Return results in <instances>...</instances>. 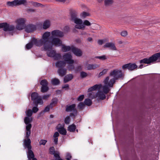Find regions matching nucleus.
I'll use <instances>...</instances> for the list:
<instances>
[{"label": "nucleus", "mask_w": 160, "mask_h": 160, "mask_svg": "<svg viewBox=\"0 0 160 160\" xmlns=\"http://www.w3.org/2000/svg\"><path fill=\"white\" fill-rule=\"evenodd\" d=\"M3 28L4 31H12L15 28L14 26L9 25L7 22H3L0 23V28Z\"/></svg>", "instance_id": "obj_8"}, {"label": "nucleus", "mask_w": 160, "mask_h": 160, "mask_svg": "<svg viewBox=\"0 0 160 160\" xmlns=\"http://www.w3.org/2000/svg\"><path fill=\"white\" fill-rule=\"evenodd\" d=\"M26 115L28 117H30L32 116V112L31 109H28L27 111L26 112Z\"/></svg>", "instance_id": "obj_42"}, {"label": "nucleus", "mask_w": 160, "mask_h": 160, "mask_svg": "<svg viewBox=\"0 0 160 160\" xmlns=\"http://www.w3.org/2000/svg\"><path fill=\"white\" fill-rule=\"evenodd\" d=\"M50 96V95L48 94L44 95L42 96V98L44 99H46L48 98Z\"/></svg>", "instance_id": "obj_58"}, {"label": "nucleus", "mask_w": 160, "mask_h": 160, "mask_svg": "<svg viewBox=\"0 0 160 160\" xmlns=\"http://www.w3.org/2000/svg\"><path fill=\"white\" fill-rule=\"evenodd\" d=\"M54 142L55 144H57L58 142V138H54Z\"/></svg>", "instance_id": "obj_63"}, {"label": "nucleus", "mask_w": 160, "mask_h": 160, "mask_svg": "<svg viewBox=\"0 0 160 160\" xmlns=\"http://www.w3.org/2000/svg\"><path fill=\"white\" fill-rule=\"evenodd\" d=\"M32 118H30L28 117H25L24 119V122L25 124L26 125V126H27L28 125L31 124L30 123L31 122H32Z\"/></svg>", "instance_id": "obj_30"}, {"label": "nucleus", "mask_w": 160, "mask_h": 160, "mask_svg": "<svg viewBox=\"0 0 160 160\" xmlns=\"http://www.w3.org/2000/svg\"><path fill=\"white\" fill-rule=\"evenodd\" d=\"M48 50V51L47 52V55L50 57H54V55L55 54L56 51L53 50Z\"/></svg>", "instance_id": "obj_28"}, {"label": "nucleus", "mask_w": 160, "mask_h": 160, "mask_svg": "<svg viewBox=\"0 0 160 160\" xmlns=\"http://www.w3.org/2000/svg\"><path fill=\"white\" fill-rule=\"evenodd\" d=\"M113 2L112 0H104L105 5L106 6L109 5Z\"/></svg>", "instance_id": "obj_39"}, {"label": "nucleus", "mask_w": 160, "mask_h": 160, "mask_svg": "<svg viewBox=\"0 0 160 160\" xmlns=\"http://www.w3.org/2000/svg\"><path fill=\"white\" fill-rule=\"evenodd\" d=\"M72 157V156L71 154L69 153H67L66 156V159L67 160H70V159Z\"/></svg>", "instance_id": "obj_57"}, {"label": "nucleus", "mask_w": 160, "mask_h": 160, "mask_svg": "<svg viewBox=\"0 0 160 160\" xmlns=\"http://www.w3.org/2000/svg\"><path fill=\"white\" fill-rule=\"evenodd\" d=\"M84 104L88 106H90L92 105V101L90 99L87 98L85 99Z\"/></svg>", "instance_id": "obj_34"}, {"label": "nucleus", "mask_w": 160, "mask_h": 160, "mask_svg": "<svg viewBox=\"0 0 160 160\" xmlns=\"http://www.w3.org/2000/svg\"><path fill=\"white\" fill-rule=\"evenodd\" d=\"M160 62V52L155 53L148 58H145L139 61L140 64L138 66L136 63H129L123 65L122 68L123 70H134L137 68L141 69L146 66L144 64H151Z\"/></svg>", "instance_id": "obj_1"}, {"label": "nucleus", "mask_w": 160, "mask_h": 160, "mask_svg": "<svg viewBox=\"0 0 160 160\" xmlns=\"http://www.w3.org/2000/svg\"><path fill=\"white\" fill-rule=\"evenodd\" d=\"M84 25H85L87 26H89L91 25V23L88 20H85L83 22V23L82 24Z\"/></svg>", "instance_id": "obj_48"}, {"label": "nucleus", "mask_w": 160, "mask_h": 160, "mask_svg": "<svg viewBox=\"0 0 160 160\" xmlns=\"http://www.w3.org/2000/svg\"><path fill=\"white\" fill-rule=\"evenodd\" d=\"M66 63L65 62L63 61H58L55 63V66L57 68H59L58 70H67L66 69H63Z\"/></svg>", "instance_id": "obj_16"}, {"label": "nucleus", "mask_w": 160, "mask_h": 160, "mask_svg": "<svg viewBox=\"0 0 160 160\" xmlns=\"http://www.w3.org/2000/svg\"><path fill=\"white\" fill-rule=\"evenodd\" d=\"M62 49L63 52H66L72 50V47H71L69 46H65L64 45H62Z\"/></svg>", "instance_id": "obj_26"}, {"label": "nucleus", "mask_w": 160, "mask_h": 160, "mask_svg": "<svg viewBox=\"0 0 160 160\" xmlns=\"http://www.w3.org/2000/svg\"><path fill=\"white\" fill-rule=\"evenodd\" d=\"M70 15V20L72 21L77 24H81L82 23V20L77 18V13L75 11L71 10Z\"/></svg>", "instance_id": "obj_5"}, {"label": "nucleus", "mask_w": 160, "mask_h": 160, "mask_svg": "<svg viewBox=\"0 0 160 160\" xmlns=\"http://www.w3.org/2000/svg\"><path fill=\"white\" fill-rule=\"evenodd\" d=\"M51 34L52 37L62 38L64 36V32L59 30H54L52 31Z\"/></svg>", "instance_id": "obj_13"}, {"label": "nucleus", "mask_w": 160, "mask_h": 160, "mask_svg": "<svg viewBox=\"0 0 160 160\" xmlns=\"http://www.w3.org/2000/svg\"><path fill=\"white\" fill-rule=\"evenodd\" d=\"M79 25H76L75 26V28H76L79 29H81L82 28H85V26L83 24H82V23L81 24H78Z\"/></svg>", "instance_id": "obj_43"}, {"label": "nucleus", "mask_w": 160, "mask_h": 160, "mask_svg": "<svg viewBox=\"0 0 160 160\" xmlns=\"http://www.w3.org/2000/svg\"><path fill=\"white\" fill-rule=\"evenodd\" d=\"M27 12H35V10L34 9H33L32 8H30L27 9Z\"/></svg>", "instance_id": "obj_61"}, {"label": "nucleus", "mask_w": 160, "mask_h": 160, "mask_svg": "<svg viewBox=\"0 0 160 160\" xmlns=\"http://www.w3.org/2000/svg\"><path fill=\"white\" fill-rule=\"evenodd\" d=\"M17 6L21 5H26L27 1L26 0H16Z\"/></svg>", "instance_id": "obj_31"}, {"label": "nucleus", "mask_w": 160, "mask_h": 160, "mask_svg": "<svg viewBox=\"0 0 160 160\" xmlns=\"http://www.w3.org/2000/svg\"><path fill=\"white\" fill-rule=\"evenodd\" d=\"M70 28L68 26H65L63 28V31L65 33H67L69 32Z\"/></svg>", "instance_id": "obj_50"}, {"label": "nucleus", "mask_w": 160, "mask_h": 160, "mask_svg": "<svg viewBox=\"0 0 160 160\" xmlns=\"http://www.w3.org/2000/svg\"><path fill=\"white\" fill-rule=\"evenodd\" d=\"M27 156L28 159L29 160H31L32 158H34V154L31 149H28Z\"/></svg>", "instance_id": "obj_25"}, {"label": "nucleus", "mask_w": 160, "mask_h": 160, "mask_svg": "<svg viewBox=\"0 0 160 160\" xmlns=\"http://www.w3.org/2000/svg\"><path fill=\"white\" fill-rule=\"evenodd\" d=\"M32 127V124L28 125L27 126H26V135L25 138H29V137L31 133V129Z\"/></svg>", "instance_id": "obj_22"}, {"label": "nucleus", "mask_w": 160, "mask_h": 160, "mask_svg": "<svg viewBox=\"0 0 160 160\" xmlns=\"http://www.w3.org/2000/svg\"><path fill=\"white\" fill-rule=\"evenodd\" d=\"M68 130L70 132H74L76 129V126L74 124L69 125L68 128Z\"/></svg>", "instance_id": "obj_32"}, {"label": "nucleus", "mask_w": 160, "mask_h": 160, "mask_svg": "<svg viewBox=\"0 0 160 160\" xmlns=\"http://www.w3.org/2000/svg\"><path fill=\"white\" fill-rule=\"evenodd\" d=\"M82 66L80 65L78 66L77 70H82Z\"/></svg>", "instance_id": "obj_64"}, {"label": "nucleus", "mask_w": 160, "mask_h": 160, "mask_svg": "<svg viewBox=\"0 0 160 160\" xmlns=\"http://www.w3.org/2000/svg\"><path fill=\"white\" fill-rule=\"evenodd\" d=\"M59 134L58 132H56L53 135V137L54 138H58V137L59 136Z\"/></svg>", "instance_id": "obj_60"}, {"label": "nucleus", "mask_w": 160, "mask_h": 160, "mask_svg": "<svg viewBox=\"0 0 160 160\" xmlns=\"http://www.w3.org/2000/svg\"><path fill=\"white\" fill-rule=\"evenodd\" d=\"M47 141L45 140L42 139L39 142V144L40 145H44L47 142Z\"/></svg>", "instance_id": "obj_47"}, {"label": "nucleus", "mask_w": 160, "mask_h": 160, "mask_svg": "<svg viewBox=\"0 0 160 160\" xmlns=\"http://www.w3.org/2000/svg\"><path fill=\"white\" fill-rule=\"evenodd\" d=\"M57 101L58 100L56 98H54L52 99V102L50 104L51 106V108H52L53 106L57 104Z\"/></svg>", "instance_id": "obj_35"}, {"label": "nucleus", "mask_w": 160, "mask_h": 160, "mask_svg": "<svg viewBox=\"0 0 160 160\" xmlns=\"http://www.w3.org/2000/svg\"><path fill=\"white\" fill-rule=\"evenodd\" d=\"M62 88H63V89H69V85L68 84H65L62 87Z\"/></svg>", "instance_id": "obj_59"}, {"label": "nucleus", "mask_w": 160, "mask_h": 160, "mask_svg": "<svg viewBox=\"0 0 160 160\" xmlns=\"http://www.w3.org/2000/svg\"><path fill=\"white\" fill-rule=\"evenodd\" d=\"M104 48H110L111 49L113 50H116L117 48L114 43L112 42L107 43L104 46Z\"/></svg>", "instance_id": "obj_21"}, {"label": "nucleus", "mask_w": 160, "mask_h": 160, "mask_svg": "<svg viewBox=\"0 0 160 160\" xmlns=\"http://www.w3.org/2000/svg\"><path fill=\"white\" fill-rule=\"evenodd\" d=\"M61 57V55L59 53H56V52L54 55V57H53L54 59L55 60H58L60 59Z\"/></svg>", "instance_id": "obj_36"}, {"label": "nucleus", "mask_w": 160, "mask_h": 160, "mask_svg": "<svg viewBox=\"0 0 160 160\" xmlns=\"http://www.w3.org/2000/svg\"><path fill=\"white\" fill-rule=\"evenodd\" d=\"M98 42L99 45H102L103 43V41L102 40H99Z\"/></svg>", "instance_id": "obj_62"}, {"label": "nucleus", "mask_w": 160, "mask_h": 160, "mask_svg": "<svg viewBox=\"0 0 160 160\" xmlns=\"http://www.w3.org/2000/svg\"><path fill=\"white\" fill-rule=\"evenodd\" d=\"M33 6L37 8L39 7H43L44 6L41 3L34 2Z\"/></svg>", "instance_id": "obj_38"}, {"label": "nucleus", "mask_w": 160, "mask_h": 160, "mask_svg": "<svg viewBox=\"0 0 160 160\" xmlns=\"http://www.w3.org/2000/svg\"><path fill=\"white\" fill-rule=\"evenodd\" d=\"M50 25V23L49 21L46 20L43 23V28L44 29H46L49 27Z\"/></svg>", "instance_id": "obj_29"}, {"label": "nucleus", "mask_w": 160, "mask_h": 160, "mask_svg": "<svg viewBox=\"0 0 160 160\" xmlns=\"http://www.w3.org/2000/svg\"><path fill=\"white\" fill-rule=\"evenodd\" d=\"M84 98V96L83 95H80L78 98V100L79 101H82Z\"/></svg>", "instance_id": "obj_54"}, {"label": "nucleus", "mask_w": 160, "mask_h": 160, "mask_svg": "<svg viewBox=\"0 0 160 160\" xmlns=\"http://www.w3.org/2000/svg\"><path fill=\"white\" fill-rule=\"evenodd\" d=\"M81 16L82 18H85L86 17L90 16V14L87 12H83L81 14Z\"/></svg>", "instance_id": "obj_41"}, {"label": "nucleus", "mask_w": 160, "mask_h": 160, "mask_svg": "<svg viewBox=\"0 0 160 160\" xmlns=\"http://www.w3.org/2000/svg\"><path fill=\"white\" fill-rule=\"evenodd\" d=\"M73 78V76L71 74L67 75L66 76L63 80V82L64 83H66L72 79Z\"/></svg>", "instance_id": "obj_24"}, {"label": "nucleus", "mask_w": 160, "mask_h": 160, "mask_svg": "<svg viewBox=\"0 0 160 160\" xmlns=\"http://www.w3.org/2000/svg\"><path fill=\"white\" fill-rule=\"evenodd\" d=\"M85 107V104L82 102H80L78 105V107L80 110H82Z\"/></svg>", "instance_id": "obj_37"}, {"label": "nucleus", "mask_w": 160, "mask_h": 160, "mask_svg": "<svg viewBox=\"0 0 160 160\" xmlns=\"http://www.w3.org/2000/svg\"><path fill=\"white\" fill-rule=\"evenodd\" d=\"M102 87L101 84H96L95 85L90 88L88 90V92H92L93 91L99 89Z\"/></svg>", "instance_id": "obj_23"}, {"label": "nucleus", "mask_w": 160, "mask_h": 160, "mask_svg": "<svg viewBox=\"0 0 160 160\" xmlns=\"http://www.w3.org/2000/svg\"><path fill=\"white\" fill-rule=\"evenodd\" d=\"M56 128L59 133L63 135H65L67 134L66 129L62 126L61 124H59L56 127Z\"/></svg>", "instance_id": "obj_17"}, {"label": "nucleus", "mask_w": 160, "mask_h": 160, "mask_svg": "<svg viewBox=\"0 0 160 160\" xmlns=\"http://www.w3.org/2000/svg\"><path fill=\"white\" fill-rule=\"evenodd\" d=\"M51 108V106L49 105H48L46 107H45V109L43 111L44 112H48L49 111L50 108Z\"/></svg>", "instance_id": "obj_52"}, {"label": "nucleus", "mask_w": 160, "mask_h": 160, "mask_svg": "<svg viewBox=\"0 0 160 160\" xmlns=\"http://www.w3.org/2000/svg\"><path fill=\"white\" fill-rule=\"evenodd\" d=\"M58 72L59 76L62 77L66 74V71H58Z\"/></svg>", "instance_id": "obj_40"}, {"label": "nucleus", "mask_w": 160, "mask_h": 160, "mask_svg": "<svg viewBox=\"0 0 160 160\" xmlns=\"http://www.w3.org/2000/svg\"><path fill=\"white\" fill-rule=\"evenodd\" d=\"M50 153L51 154L54 155L56 154L55 152V149L54 147H51L49 149Z\"/></svg>", "instance_id": "obj_45"}, {"label": "nucleus", "mask_w": 160, "mask_h": 160, "mask_svg": "<svg viewBox=\"0 0 160 160\" xmlns=\"http://www.w3.org/2000/svg\"><path fill=\"white\" fill-rule=\"evenodd\" d=\"M85 67L87 68L88 70L94 69L99 67V66L96 64H89L87 62L86 63Z\"/></svg>", "instance_id": "obj_20"}, {"label": "nucleus", "mask_w": 160, "mask_h": 160, "mask_svg": "<svg viewBox=\"0 0 160 160\" xmlns=\"http://www.w3.org/2000/svg\"><path fill=\"white\" fill-rule=\"evenodd\" d=\"M72 51L77 56L80 57L82 55V52L80 49L75 48L72 46Z\"/></svg>", "instance_id": "obj_18"}, {"label": "nucleus", "mask_w": 160, "mask_h": 160, "mask_svg": "<svg viewBox=\"0 0 160 160\" xmlns=\"http://www.w3.org/2000/svg\"><path fill=\"white\" fill-rule=\"evenodd\" d=\"M32 100L33 101V103L35 106H38V104L42 105L43 102L41 97L39 96L38 93L36 92H32L31 95Z\"/></svg>", "instance_id": "obj_4"}, {"label": "nucleus", "mask_w": 160, "mask_h": 160, "mask_svg": "<svg viewBox=\"0 0 160 160\" xmlns=\"http://www.w3.org/2000/svg\"><path fill=\"white\" fill-rule=\"evenodd\" d=\"M75 108L76 104H75L71 105H68L66 106L65 111L68 112L72 111L73 112L77 114V111Z\"/></svg>", "instance_id": "obj_12"}, {"label": "nucleus", "mask_w": 160, "mask_h": 160, "mask_svg": "<svg viewBox=\"0 0 160 160\" xmlns=\"http://www.w3.org/2000/svg\"><path fill=\"white\" fill-rule=\"evenodd\" d=\"M128 34V32L126 31H122L121 33V35L123 37H125Z\"/></svg>", "instance_id": "obj_55"}, {"label": "nucleus", "mask_w": 160, "mask_h": 160, "mask_svg": "<svg viewBox=\"0 0 160 160\" xmlns=\"http://www.w3.org/2000/svg\"><path fill=\"white\" fill-rule=\"evenodd\" d=\"M95 58H98L101 60H104L107 59L105 55H104L101 56H96L95 57Z\"/></svg>", "instance_id": "obj_44"}, {"label": "nucleus", "mask_w": 160, "mask_h": 160, "mask_svg": "<svg viewBox=\"0 0 160 160\" xmlns=\"http://www.w3.org/2000/svg\"><path fill=\"white\" fill-rule=\"evenodd\" d=\"M51 42L52 46V45H54L56 46H60L62 45V41L59 38L56 37L52 38Z\"/></svg>", "instance_id": "obj_15"}, {"label": "nucleus", "mask_w": 160, "mask_h": 160, "mask_svg": "<svg viewBox=\"0 0 160 160\" xmlns=\"http://www.w3.org/2000/svg\"><path fill=\"white\" fill-rule=\"evenodd\" d=\"M60 82L59 80L57 78H54L51 80L52 84L53 85H57L60 83Z\"/></svg>", "instance_id": "obj_33"}, {"label": "nucleus", "mask_w": 160, "mask_h": 160, "mask_svg": "<svg viewBox=\"0 0 160 160\" xmlns=\"http://www.w3.org/2000/svg\"><path fill=\"white\" fill-rule=\"evenodd\" d=\"M33 44L37 46H40V45H38L39 44L38 40L35 38H32L31 41L26 44V49H31L33 47Z\"/></svg>", "instance_id": "obj_11"}, {"label": "nucleus", "mask_w": 160, "mask_h": 160, "mask_svg": "<svg viewBox=\"0 0 160 160\" xmlns=\"http://www.w3.org/2000/svg\"><path fill=\"white\" fill-rule=\"evenodd\" d=\"M54 156L55 158V160H59L60 158V157L59 156V154L58 153H56L54 154Z\"/></svg>", "instance_id": "obj_56"}, {"label": "nucleus", "mask_w": 160, "mask_h": 160, "mask_svg": "<svg viewBox=\"0 0 160 160\" xmlns=\"http://www.w3.org/2000/svg\"><path fill=\"white\" fill-rule=\"evenodd\" d=\"M36 107H33L32 108V112L33 113H36L38 111V108L37 107L38 106H36Z\"/></svg>", "instance_id": "obj_51"}, {"label": "nucleus", "mask_w": 160, "mask_h": 160, "mask_svg": "<svg viewBox=\"0 0 160 160\" xmlns=\"http://www.w3.org/2000/svg\"><path fill=\"white\" fill-rule=\"evenodd\" d=\"M25 31L28 33L33 32L36 29V26L32 24H29L25 27Z\"/></svg>", "instance_id": "obj_14"}, {"label": "nucleus", "mask_w": 160, "mask_h": 160, "mask_svg": "<svg viewBox=\"0 0 160 160\" xmlns=\"http://www.w3.org/2000/svg\"><path fill=\"white\" fill-rule=\"evenodd\" d=\"M31 141L30 138L24 139L23 141V145L25 148L28 149H31L32 146L31 144Z\"/></svg>", "instance_id": "obj_19"}, {"label": "nucleus", "mask_w": 160, "mask_h": 160, "mask_svg": "<svg viewBox=\"0 0 160 160\" xmlns=\"http://www.w3.org/2000/svg\"><path fill=\"white\" fill-rule=\"evenodd\" d=\"M87 75V74L84 72H82L80 73V76L82 78L85 77Z\"/></svg>", "instance_id": "obj_53"}, {"label": "nucleus", "mask_w": 160, "mask_h": 160, "mask_svg": "<svg viewBox=\"0 0 160 160\" xmlns=\"http://www.w3.org/2000/svg\"><path fill=\"white\" fill-rule=\"evenodd\" d=\"M26 20L23 18H20L17 19L16 22L17 23L16 28L17 29L20 30L24 28Z\"/></svg>", "instance_id": "obj_7"}, {"label": "nucleus", "mask_w": 160, "mask_h": 160, "mask_svg": "<svg viewBox=\"0 0 160 160\" xmlns=\"http://www.w3.org/2000/svg\"><path fill=\"white\" fill-rule=\"evenodd\" d=\"M50 32H46L42 35V38L38 40L39 44L38 45H40L41 46L43 45L44 49L45 50L51 49L52 48L51 41L49 39V37L50 35Z\"/></svg>", "instance_id": "obj_3"}, {"label": "nucleus", "mask_w": 160, "mask_h": 160, "mask_svg": "<svg viewBox=\"0 0 160 160\" xmlns=\"http://www.w3.org/2000/svg\"><path fill=\"white\" fill-rule=\"evenodd\" d=\"M63 58L67 64H71L69 65V67L71 69H74V67L72 64L74 63V61L72 59L71 54L69 53H66L63 56Z\"/></svg>", "instance_id": "obj_6"}, {"label": "nucleus", "mask_w": 160, "mask_h": 160, "mask_svg": "<svg viewBox=\"0 0 160 160\" xmlns=\"http://www.w3.org/2000/svg\"><path fill=\"white\" fill-rule=\"evenodd\" d=\"M123 74L122 71H113L110 74L109 76L107 77L103 81L105 84L103 87L104 93H108L110 91L108 87H112L115 82V80L123 77Z\"/></svg>", "instance_id": "obj_2"}, {"label": "nucleus", "mask_w": 160, "mask_h": 160, "mask_svg": "<svg viewBox=\"0 0 160 160\" xmlns=\"http://www.w3.org/2000/svg\"><path fill=\"white\" fill-rule=\"evenodd\" d=\"M40 84L42 85L41 89V92L42 93L46 92L48 90V82L47 80L43 79L42 80L40 81Z\"/></svg>", "instance_id": "obj_10"}, {"label": "nucleus", "mask_w": 160, "mask_h": 160, "mask_svg": "<svg viewBox=\"0 0 160 160\" xmlns=\"http://www.w3.org/2000/svg\"><path fill=\"white\" fill-rule=\"evenodd\" d=\"M6 5L8 7H14L17 6L16 0L12 2L8 1L7 2Z\"/></svg>", "instance_id": "obj_27"}, {"label": "nucleus", "mask_w": 160, "mask_h": 160, "mask_svg": "<svg viewBox=\"0 0 160 160\" xmlns=\"http://www.w3.org/2000/svg\"><path fill=\"white\" fill-rule=\"evenodd\" d=\"M107 73V71H102L100 72L98 75V77L99 78Z\"/></svg>", "instance_id": "obj_49"}, {"label": "nucleus", "mask_w": 160, "mask_h": 160, "mask_svg": "<svg viewBox=\"0 0 160 160\" xmlns=\"http://www.w3.org/2000/svg\"><path fill=\"white\" fill-rule=\"evenodd\" d=\"M70 121V118L69 116L67 117L65 119L64 122L65 123L67 124H69Z\"/></svg>", "instance_id": "obj_46"}, {"label": "nucleus", "mask_w": 160, "mask_h": 160, "mask_svg": "<svg viewBox=\"0 0 160 160\" xmlns=\"http://www.w3.org/2000/svg\"><path fill=\"white\" fill-rule=\"evenodd\" d=\"M92 93H91L89 94V97L92 98H97L98 100H103L106 98L105 95L103 92L101 91H99L95 95L92 96Z\"/></svg>", "instance_id": "obj_9"}]
</instances>
